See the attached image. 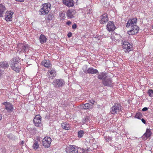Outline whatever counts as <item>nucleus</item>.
I'll list each match as a JSON object with an SVG mask.
<instances>
[{"label":"nucleus","instance_id":"18","mask_svg":"<svg viewBox=\"0 0 153 153\" xmlns=\"http://www.w3.org/2000/svg\"><path fill=\"white\" fill-rule=\"evenodd\" d=\"M20 61V60L18 58L14 57L10 61V65H17L19 64Z\"/></svg>","mask_w":153,"mask_h":153},{"label":"nucleus","instance_id":"41","mask_svg":"<svg viewBox=\"0 0 153 153\" xmlns=\"http://www.w3.org/2000/svg\"><path fill=\"white\" fill-rule=\"evenodd\" d=\"M147 110L148 108L147 107H144L142 109V111H147Z\"/></svg>","mask_w":153,"mask_h":153},{"label":"nucleus","instance_id":"25","mask_svg":"<svg viewBox=\"0 0 153 153\" xmlns=\"http://www.w3.org/2000/svg\"><path fill=\"white\" fill-rule=\"evenodd\" d=\"M62 127V128L66 130H68L70 129V126L69 124L66 122L62 123L61 124Z\"/></svg>","mask_w":153,"mask_h":153},{"label":"nucleus","instance_id":"22","mask_svg":"<svg viewBox=\"0 0 153 153\" xmlns=\"http://www.w3.org/2000/svg\"><path fill=\"white\" fill-rule=\"evenodd\" d=\"M6 10V8L4 5L0 4V17H3L4 13Z\"/></svg>","mask_w":153,"mask_h":153},{"label":"nucleus","instance_id":"44","mask_svg":"<svg viewBox=\"0 0 153 153\" xmlns=\"http://www.w3.org/2000/svg\"><path fill=\"white\" fill-rule=\"evenodd\" d=\"M24 141H22L21 142H20V144L21 145H23V144H24Z\"/></svg>","mask_w":153,"mask_h":153},{"label":"nucleus","instance_id":"23","mask_svg":"<svg viewBox=\"0 0 153 153\" xmlns=\"http://www.w3.org/2000/svg\"><path fill=\"white\" fill-rule=\"evenodd\" d=\"M11 68L13 71L19 73L20 71L21 67L19 65H10Z\"/></svg>","mask_w":153,"mask_h":153},{"label":"nucleus","instance_id":"48","mask_svg":"<svg viewBox=\"0 0 153 153\" xmlns=\"http://www.w3.org/2000/svg\"><path fill=\"white\" fill-rule=\"evenodd\" d=\"M152 27H153V25H152Z\"/></svg>","mask_w":153,"mask_h":153},{"label":"nucleus","instance_id":"34","mask_svg":"<svg viewBox=\"0 0 153 153\" xmlns=\"http://www.w3.org/2000/svg\"><path fill=\"white\" fill-rule=\"evenodd\" d=\"M54 16L52 14H50L48 16L47 18L48 20H51L53 18Z\"/></svg>","mask_w":153,"mask_h":153},{"label":"nucleus","instance_id":"26","mask_svg":"<svg viewBox=\"0 0 153 153\" xmlns=\"http://www.w3.org/2000/svg\"><path fill=\"white\" fill-rule=\"evenodd\" d=\"M82 107L85 109H91L93 108V105L88 103H87L83 104Z\"/></svg>","mask_w":153,"mask_h":153},{"label":"nucleus","instance_id":"43","mask_svg":"<svg viewBox=\"0 0 153 153\" xmlns=\"http://www.w3.org/2000/svg\"><path fill=\"white\" fill-rule=\"evenodd\" d=\"M17 1H18L20 2H23L24 1V0H16Z\"/></svg>","mask_w":153,"mask_h":153},{"label":"nucleus","instance_id":"32","mask_svg":"<svg viewBox=\"0 0 153 153\" xmlns=\"http://www.w3.org/2000/svg\"><path fill=\"white\" fill-rule=\"evenodd\" d=\"M78 137L80 138L83 136L84 134V132L83 130H80L78 132Z\"/></svg>","mask_w":153,"mask_h":153},{"label":"nucleus","instance_id":"11","mask_svg":"<svg viewBox=\"0 0 153 153\" xmlns=\"http://www.w3.org/2000/svg\"><path fill=\"white\" fill-rule=\"evenodd\" d=\"M79 149L81 150L80 148H78L75 145L70 146L66 151L67 153H77Z\"/></svg>","mask_w":153,"mask_h":153},{"label":"nucleus","instance_id":"42","mask_svg":"<svg viewBox=\"0 0 153 153\" xmlns=\"http://www.w3.org/2000/svg\"><path fill=\"white\" fill-rule=\"evenodd\" d=\"M71 24V22L70 21L67 22L66 23V24L68 25H70Z\"/></svg>","mask_w":153,"mask_h":153},{"label":"nucleus","instance_id":"31","mask_svg":"<svg viewBox=\"0 0 153 153\" xmlns=\"http://www.w3.org/2000/svg\"><path fill=\"white\" fill-rule=\"evenodd\" d=\"M39 145L38 141H36L34 142L32 147L33 149L36 150L39 147Z\"/></svg>","mask_w":153,"mask_h":153},{"label":"nucleus","instance_id":"15","mask_svg":"<svg viewBox=\"0 0 153 153\" xmlns=\"http://www.w3.org/2000/svg\"><path fill=\"white\" fill-rule=\"evenodd\" d=\"M101 19L100 21V23L101 24H104L108 20V14L106 13H104L101 16Z\"/></svg>","mask_w":153,"mask_h":153},{"label":"nucleus","instance_id":"36","mask_svg":"<svg viewBox=\"0 0 153 153\" xmlns=\"http://www.w3.org/2000/svg\"><path fill=\"white\" fill-rule=\"evenodd\" d=\"M88 118L86 117L84 119H83L82 122L84 123H86L88 121Z\"/></svg>","mask_w":153,"mask_h":153},{"label":"nucleus","instance_id":"27","mask_svg":"<svg viewBox=\"0 0 153 153\" xmlns=\"http://www.w3.org/2000/svg\"><path fill=\"white\" fill-rule=\"evenodd\" d=\"M106 74L104 73L103 72L100 73L99 74H98L97 77L99 79H102L103 80L104 79L106 78Z\"/></svg>","mask_w":153,"mask_h":153},{"label":"nucleus","instance_id":"1","mask_svg":"<svg viewBox=\"0 0 153 153\" xmlns=\"http://www.w3.org/2000/svg\"><path fill=\"white\" fill-rule=\"evenodd\" d=\"M17 47L20 52L28 53L30 49L29 45L26 43H19Z\"/></svg>","mask_w":153,"mask_h":153},{"label":"nucleus","instance_id":"8","mask_svg":"<svg viewBox=\"0 0 153 153\" xmlns=\"http://www.w3.org/2000/svg\"><path fill=\"white\" fill-rule=\"evenodd\" d=\"M103 84L105 86L111 87L113 85L112 79L107 76L102 80Z\"/></svg>","mask_w":153,"mask_h":153},{"label":"nucleus","instance_id":"17","mask_svg":"<svg viewBox=\"0 0 153 153\" xmlns=\"http://www.w3.org/2000/svg\"><path fill=\"white\" fill-rule=\"evenodd\" d=\"M49 72L47 75V76L48 77L51 78V79H53L56 76V71L54 69H50L48 71Z\"/></svg>","mask_w":153,"mask_h":153},{"label":"nucleus","instance_id":"40","mask_svg":"<svg viewBox=\"0 0 153 153\" xmlns=\"http://www.w3.org/2000/svg\"><path fill=\"white\" fill-rule=\"evenodd\" d=\"M72 35V33L71 32H69L68 33L67 36L68 37L70 38L71 36Z\"/></svg>","mask_w":153,"mask_h":153},{"label":"nucleus","instance_id":"3","mask_svg":"<svg viewBox=\"0 0 153 153\" xmlns=\"http://www.w3.org/2000/svg\"><path fill=\"white\" fill-rule=\"evenodd\" d=\"M122 44L123 48L125 52H129L133 49V47L132 45L126 41L122 42Z\"/></svg>","mask_w":153,"mask_h":153},{"label":"nucleus","instance_id":"7","mask_svg":"<svg viewBox=\"0 0 153 153\" xmlns=\"http://www.w3.org/2000/svg\"><path fill=\"white\" fill-rule=\"evenodd\" d=\"M131 29L128 31V33L129 35H133L137 33L139 31V27L137 25L131 26Z\"/></svg>","mask_w":153,"mask_h":153},{"label":"nucleus","instance_id":"2","mask_svg":"<svg viewBox=\"0 0 153 153\" xmlns=\"http://www.w3.org/2000/svg\"><path fill=\"white\" fill-rule=\"evenodd\" d=\"M51 4L49 3H45L43 4L42 7L39 11L40 13L39 14L41 15H45L48 13L50 10Z\"/></svg>","mask_w":153,"mask_h":153},{"label":"nucleus","instance_id":"29","mask_svg":"<svg viewBox=\"0 0 153 153\" xmlns=\"http://www.w3.org/2000/svg\"><path fill=\"white\" fill-rule=\"evenodd\" d=\"M152 134V132L149 129L147 128L146 133L144 134L143 136V138H144V137L146 138H148L151 136Z\"/></svg>","mask_w":153,"mask_h":153},{"label":"nucleus","instance_id":"14","mask_svg":"<svg viewBox=\"0 0 153 153\" xmlns=\"http://www.w3.org/2000/svg\"><path fill=\"white\" fill-rule=\"evenodd\" d=\"M83 71L85 73L91 74H98L99 73L97 69H94L92 67L89 68L87 70H83Z\"/></svg>","mask_w":153,"mask_h":153},{"label":"nucleus","instance_id":"39","mask_svg":"<svg viewBox=\"0 0 153 153\" xmlns=\"http://www.w3.org/2000/svg\"><path fill=\"white\" fill-rule=\"evenodd\" d=\"M141 121L144 124H146V120L142 118L141 119Z\"/></svg>","mask_w":153,"mask_h":153},{"label":"nucleus","instance_id":"24","mask_svg":"<svg viewBox=\"0 0 153 153\" xmlns=\"http://www.w3.org/2000/svg\"><path fill=\"white\" fill-rule=\"evenodd\" d=\"M9 67L8 63L7 61H3L0 63V68L5 69Z\"/></svg>","mask_w":153,"mask_h":153},{"label":"nucleus","instance_id":"19","mask_svg":"<svg viewBox=\"0 0 153 153\" xmlns=\"http://www.w3.org/2000/svg\"><path fill=\"white\" fill-rule=\"evenodd\" d=\"M63 3L68 7H72L74 5L73 0H62Z\"/></svg>","mask_w":153,"mask_h":153},{"label":"nucleus","instance_id":"47","mask_svg":"<svg viewBox=\"0 0 153 153\" xmlns=\"http://www.w3.org/2000/svg\"><path fill=\"white\" fill-rule=\"evenodd\" d=\"M2 119V116H0V120Z\"/></svg>","mask_w":153,"mask_h":153},{"label":"nucleus","instance_id":"13","mask_svg":"<svg viewBox=\"0 0 153 153\" xmlns=\"http://www.w3.org/2000/svg\"><path fill=\"white\" fill-rule=\"evenodd\" d=\"M116 28L114 22L112 21H109L107 25L106 29L109 32L114 31Z\"/></svg>","mask_w":153,"mask_h":153},{"label":"nucleus","instance_id":"37","mask_svg":"<svg viewBox=\"0 0 153 153\" xmlns=\"http://www.w3.org/2000/svg\"><path fill=\"white\" fill-rule=\"evenodd\" d=\"M89 102L90 103L92 104H94V103L95 102V101L93 100H89Z\"/></svg>","mask_w":153,"mask_h":153},{"label":"nucleus","instance_id":"38","mask_svg":"<svg viewBox=\"0 0 153 153\" xmlns=\"http://www.w3.org/2000/svg\"><path fill=\"white\" fill-rule=\"evenodd\" d=\"M77 27V25L76 24H74L72 26V28L73 29H75Z\"/></svg>","mask_w":153,"mask_h":153},{"label":"nucleus","instance_id":"28","mask_svg":"<svg viewBox=\"0 0 153 153\" xmlns=\"http://www.w3.org/2000/svg\"><path fill=\"white\" fill-rule=\"evenodd\" d=\"M39 39L40 42L42 44L46 42L47 38L45 35L41 34L40 36Z\"/></svg>","mask_w":153,"mask_h":153},{"label":"nucleus","instance_id":"35","mask_svg":"<svg viewBox=\"0 0 153 153\" xmlns=\"http://www.w3.org/2000/svg\"><path fill=\"white\" fill-rule=\"evenodd\" d=\"M105 140L107 142H109L111 140V138L108 136H105Z\"/></svg>","mask_w":153,"mask_h":153},{"label":"nucleus","instance_id":"6","mask_svg":"<svg viewBox=\"0 0 153 153\" xmlns=\"http://www.w3.org/2000/svg\"><path fill=\"white\" fill-rule=\"evenodd\" d=\"M41 118V117L39 115H36L35 116L33 119V122L36 126L39 127L42 126Z\"/></svg>","mask_w":153,"mask_h":153},{"label":"nucleus","instance_id":"30","mask_svg":"<svg viewBox=\"0 0 153 153\" xmlns=\"http://www.w3.org/2000/svg\"><path fill=\"white\" fill-rule=\"evenodd\" d=\"M143 117L142 114L140 112L137 113L135 115V117L139 119H141Z\"/></svg>","mask_w":153,"mask_h":153},{"label":"nucleus","instance_id":"5","mask_svg":"<svg viewBox=\"0 0 153 153\" xmlns=\"http://www.w3.org/2000/svg\"><path fill=\"white\" fill-rule=\"evenodd\" d=\"M65 83V82L62 79H55L54 80L52 84L54 87L56 88H60L62 87Z\"/></svg>","mask_w":153,"mask_h":153},{"label":"nucleus","instance_id":"10","mask_svg":"<svg viewBox=\"0 0 153 153\" xmlns=\"http://www.w3.org/2000/svg\"><path fill=\"white\" fill-rule=\"evenodd\" d=\"M42 144L45 148H48L50 146L51 142V139L49 137H45L42 140Z\"/></svg>","mask_w":153,"mask_h":153},{"label":"nucleus","instance_id":"20","mask_svg":"<svg viewBox=\"0 0 153 153\" xmlns=\"http://www.w3.org/2000/svg\"><path fill=\"white\" fill-rule=\"evenodd\" d=\"M42 65L44 66L49 68L51 67L52 64L49 60L45 59L42 62Z\"/></svg>","mask_w":153,"mask_h":153},{"label":"nucleus","instance_id":"4","mask_svg":"<svg viewBox=\"0 0 153 153\" xmlns=\"http://www.w3.org/2000/svg\"><path fill=\"white\" fill-rule=\"evenodd\" d=\"M121 106L120 104L118 103L115 104L111 108L110 112L113 114L118 113L121 111Z\"/></svg>","mask_w":153,"mask_h":153},{"label":"nucleus","instance_id":"16","mask_svg":"<svg viewBox=\"0 0 153 153\" xmlns=\"http://www.w3.org/2000/svg\"><path fill=\"white\" fill-rule=\"evenodd\" d=\"M13 12L11 11L6 12L5 13V19L7 21H12V15Z\"/></svg>","mask_w":153,"mask_h":153},{"label":"nucleus","instance_id":"46","mask_svg":"<svg viewBox=\"0 0 153 153\" xmlns=\"http://www.w3.org/2000/svg\"><path fill=\"white\" fill-rule=\"evenodd\" d=\"M88 149H86V150H85V151H86V152H88L89 151L88 150Z\"/></svg>","mask_w":153,"mask_h":153},{"label":"nucleus","instance_id":"12","mask_svg":"<svg viewBox=\"0 0 153 153\" xmlns=\"http://www.w3.org/2000/svg\"><path fill=\"white\" fill-rule=\"evenodd\" d=\"M137 23V18H132L128 20L127 23L126 24V26L127 28H128L131 26L136 25V24Z\"/></svg>","mask_w":153,"mask_h":153},{"label":"nucleus","instance_id":"9","mask_svg":"<svg viewBox=\"0 0 153 153\" xmlns=\"http://www.w3.org/2000/svg\"><path fill=\"white\" fill-rule=\"evenodd\" d=\"M2 104L5 105V109L8 113L13 112L14 109L12 104L9 102H6L2 103Z\"/></svg>","mask_w":153,"mask_h":153},{"label":"nucleus","instance_id":"45","mask_svg":"<svg viewBox=\"0 0 153 153\" xmlns=\"http://www.w3.org/2000/svg\"><path fill=\"white\" fill-rule=\"evenodd\" d=\"M82 153H87V152H86L85 149H82Z\"/></svg>","mask_w":153,"mask_h":153},{"label":"nucleus","instance_id":"33","mask_svg":"<svg viewBox=\"0 0 153 153\" xmlns=\"http://www.w3.org/2000/svg\"><path fill=\"white\" fill-rule=\"evenodd\" d=\"M147 93L150 97H152L153 96V90L152 89H149Z\"/></svg>","mask_w":153,"mask_h":153},{"label":"nucleus","instance_id":"21","mask_svg":"<svg viewBox=\"0 0 153 153\" xmlns=\"http://www.w3.org/2000/svg\"><path fill=\"white\" fill-rule=\"evenodd\" d=\"M75 13V10L73 9H70L67 11L66 14L68 18L71 19L74 17V15Z\"/></svg>","mask_w":153,"mask_h":153}]
</instances>
